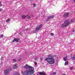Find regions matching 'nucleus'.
<instances>
[{"label": "nucleus", "mask_w": 75, "mask_h": 75, "mask_svg": "<svg viewBox=\"0 0 75 75\" xmlns=\"http://www.w3.org/2000/svg\"><path fill=\"white\" fill-rule=\"evenodd\" d=\"M24 68L27 69L28 70L25 72L22 71L21 74L23 75H32L34 73V67L31 66H28L27 64H26L24 66Z\"/></svg>", "instance_id": "obj_1"}, {"label": "nucleus", "mask_w": 75, "mask_h": 75, "mask_svg": "<svg viewBox=\"0 0 75 75\" xmlns=\"http://www.w3.org/2000/svg\"><path fill=\"white\" fill-rule=\"evenodd\" d=\"M75 31L74 30H73V32H75Z\"/></svg>", "instance_id": "obj_30"}, {"label": "nucleus", "mask_w": 75, "mask_h": 75, "mask_svg": "<svg viewBox=\"0 0 75 75\" xmlns=\"http://www.w3.org/2000/svg\"><path fill=\"white\" fill-rule=\"evenodd\" d=\"M1 10H2V9L1 8H0V11H1Z\"/></svg>", "instance_id": "obj_26"}, {"label": "nucleus", "mask_w": 75, "mask_h": 75, "mask_svg": "<svg viewBox=\"0 0 75 75\" xmlns=\"http://www.w3.org/2000/svg\"><path fill=\"white\" fill-rule=\"evenodd\" d=\"M69 20L68 19H67L65 21H64V23L62 25V26H66V27H67L68 25H69Z\"/></svg>", "instance_id": "obj_3"}, {"label": "nucleus", "mask_w": 75, "mask_h": 75, "mask_svg": "<svg viewBox=\"0 0 75 75\" xmlns=\"http://www.w3.org/2000/svg\"><path fill=\"white\" fill-rule=\"evenodd\" d=\"M15 75H20V74H19V73L17 72H16L15 73Z\"/></svg>", "instance_id": "obj_13"}, {"label": "nucleus", "mask_w": 75, "mask_h": 75, "mask_svg": "<svg viewBox=\"0 0 75 75\" xmlns=\"http://www.w3.org/2000/svg\"><path fill=\"white\" fill-rule=\"evenodd\" d=\"M75 20V18H73L71 20V23H73Z\"/></svg>", "instance_id": "obj_11"}, {"label": "nucleus", "mask_w": 75, "mask_h": 75, "mask_svg": "<svg viewBox=\"0 0 75 75\" xmlns=\"http://www.w3.org/2000/svg\"><path fill=\"white\" fill-rule=\"evenodd\" d=\"M20 34V35H21V34H22V33H21V32H20L19 33Z\"/></svg>", "instance_id": "obj_27"}, {"label": "nucleus", "mask_w": 75, "mask_h": 75, "mask_svg": "<svg viewBox=\"0 0 75 75\" xmlns=\"http://www.w3.org/2000/svg\"><path fill=\"white\" fill-rule=\"evenodd\" d=\"M38 59V57H36L35 58V60H37V59Z\"/></svg>", "instance_id": "obj_21"}, {"label": "nucleus", "mask_w": 75, "mask_h": 75, "mask_svg": "<svg viewBox=\"0 0 75 75\" xmlns=\"http://www.w3.org/2000/svg\"><path fill=\"white\" fill-rule=\"evenodd\" d=\"M68 64V62H66L65 63V65H67Z\"/></svg>", "instance_id": "obj_14"}, {"label": "nucleus", "mask_w": 75, "mask_h": 75, "mask_svg": "<svg viewBox=\"0 0 75 75\" xmlns=\"http://www.w3.org/2000/svg\"><path fill=\"white\" fill-rule=\"evenodd\" d=\"M72 59H73V60H75V57H72Z\"/></svg>", "instance_id": "obj_17"}, {"label": "nucleus", "mask_w": 75, "mask_h": 75, "mask_svg": "<svg viewBox=\"0 0 75 75\" xmlns=\"http://www.w3.org/2000/svg\"><path fill=\"white\" fill-rule=\"evenodd\" d=\"M3 57H2L1 59V60H3Z\"/></svg>", "instance_id": "obj_25"}, {"label": "nucleus", "mask_w": 75, "mask_h": 75, "mask_svg": "<svg viewBox=\"0 0 75 75\" xmlns=\"http://www.w3.org/2000/svg\"><path fill=\"white\" fill-rule=\"evenodd\" d=\"M50 35H51V36H53L54 34H53V33H50Z\"/></svg>", "instance_id": "obj_19"}, {"label": "nucleus", "mask_w": 75, "mask_h": 75, "mask_svg": "<svg viewBox=\"0 0 75 75\" xmlns=\"http://www.w3.org/2000/svg\"><path fill=\"white\" fill-rule=\"evenodd\" d=\"M1 4V2L0 1V4Z\"/></svg>", "instance_id": "obj_33"}, {"label": "nucleus", "mask_w": 75, "mask_h": 75, "mask_svg": "<svg viewBox=\"0 0 75 75\" xmlns=\"http://www.w3.org/2000/svg\"><path fill=\"white\" fill-rule=\"evenodd\" d=\"M73 68H74V67H70V70H72V69H73Z\"/></svg>", "instance_id": "obj_20"}, {"label": "nucleus", "mask_w": 75, "mask_h": 75, "mask_svg": "<svg viewBox=\"0 0 75 75\" xmlns=\"http://www.w3.org/2000/svg\"><path fill=\"white\" fill-rule=\"evenodd\" d=\"M43 17H45V15L43 16Z\"/></svg>", "instance_id": "obj_34"}, {"label": "nucleus", "mask_w": 75, "mask_h": 75, "mask_svg": "<svg viewBox=\"0 0 75 75\" xmlns=\"http://www.w3.org/2000/svg\"><path fill=\"white\" fill-rule=\"evenodd\" d=\"M10 70V68H9L4 71V74L6 75L9 74V71Z\"/></svg>", "instance_id": "obj_4"}, {"label": "nucleus", "mask_w": 75, "mask_h": 75, "mask_svg": "<svg viewBox=\"0 0 75 75\" xmlns=\"http://www.w3.org/2000/svg\"><path fill=\"white\" fill-rule=\"evenodd\" d=\"M54 17V15H52V16H49L47 17L46 20V21H48L51 18H53Z\"/></svg>", "instance_id": "obj_5"}, {"label": "nucleus", "mask_w": 75, "mask_h": 75, "mask_svg": "<svg viewBox=\"0 0 75 75\" xmlns=\"http://www.w3.org/2000/svg\"><path fill=\"white\" fill-rule=\"evenodd\" d=\"M4 35H0V38H2V37H3V36Z\"/></svg>", "instance_id": "obj_15"}, {"label": "nucleus", "mask_w": 75, "mask_h": 75, "mask_svg": "<svg viewBox=\"0 0 75 75\" xmlns=\"http://www.w3.org/2000/svg\"><path fill=\"white\" fill-rule=\"evenodd\" d=\"M33 0H30V1H33Z\"/></svg>", "instance_id": "obj_32"}, {"label": "nucleus", "mask_w": 75, "mask_h": 75, "mask_svg": "<svg viewBox=\"0 0 75 75\" xmlns=\"http://www.w3.org/2000/svg\"><path fill=\"white\" fill-rule=\"evenodd\" d=\"M6 21L7 23H8V22L9 21H10V19H7Z\"/></svg>", "instance_id": "obj_16"}, {"label": "nucleus", "mask_w": 75, "mask_h": 75, "mask_svg": "<svg viewBox=\"0 0 75 75\" xmlns=\"http://www.w3.org/2000/svg\"><path fill=\"white\" fill-rule=\"evenodd\" d=\"M57 59L58 58V57H57Z\"/></svg>", "instance_id": "obj_35"}, {"label": "nucleus", "mask_w": 75, "mask_h": 75, "mask_svg": "<svg viewBox=\"0 0 75 75\" xmlns=\"http://www.w3.org/2000/svg\"><path fill=\"white\" fill-rule=\"evenodd\" d=\"M42 28V25H39V27H37L36 28V31H38L40 30V29H41Z\"/></svg>", "instance_id": "obj_7"}, {"label": "nucleus", "mask_w": 75, "mask_h": 75, "mask_svg": "<svg viewBox=\"0 0 75 75\" xmlns=\"http://www.w3.org/2000/svg\"><path fill=\"white\" fill-rule=\"evenodd\" d=\"M67 57H64L63 58V59L64 61H67Z\"/></svg>", "instance_id": "obj_12"}, {"label": "nucleus", "mask_w": 75, "mask_h": 75, "mask_svg": "<svg viewBox=\"0 0 75 75\" xmlns=\"http://www.w3.org/2000/svg\"><path fill=\"white\" fill-rule=\"evenodd\" d=\"M49 57L46 58L45 59V61H46L49 64H54L55 63V59L53 58L54 56L49 54L48 55Z\"/></svg>", "instance_id": "obj_2"}, {"label": "nucleus", "mask_w": 75, "mask_h": 75, "mask_svg": "<svg viewBox=\"0 0 75 75\" xmlns=\"http://www.w3.org/2000/svg\"><path fill=\"white\" fill-rule=\"evenodd\" d=\"M34 64H35V65H37V63L36 62H34Z\"/></svg>", "instance_id": "obj_22"}, {"label": "nucleus", "mask_w": 75, "mask_h": 75, "mask_svg": "<svg viewBox=\"0 0 75 75\" xmlns=\"http://www.w3.org/2000/svg\"><path fill=\"white\" fill-rule=\"evenodd\" d=\"M73 1L74 3H75V0H73Z\"/></svg>", "instance_id": "obj_31"}, {"label": "nucleus", "mask_w": 75, "mask_h": 75, "mask_svg": "<svg viewBox=\"0 0 75 75\" xmlns=\"http://www.w3.org/2000/svg\"><path fill=\"white\" fill-rule=\"evenodd\" d=\"M0 6H2V4H0Z\"/></svg>", "instance_id": "obj_28"}, {"label": "nucleus", "mask_w": 75, "mask_h": 75, "mask_svg": "<svg viewBox=\"0 0 75 75\" xmlns=\"http://www.w3.org/2000/svg\"><path fill=\"white\" fill-rule=\"evenodd\" d=\"M53 74H56V73L55 72H54L53 73Z\"/></svg>", "instance_id": "obj_24"}, {"label": "nucleus", "mask_w": 75, "mask_h": 75, "mask_svg": "<svg viewBox=\"0 0 75 75\" xmlns=\"http://www.w3.org/2000/svg\"><path fill=\"white\" fill-rule=\"evenodd\" d=\"M13 62H16V60L15 59H13Z\"/></svg>", "instance_id": "obj_18"}, {"label": "nucleus", "mask_w": 75, "mask_h": 75, "mask_svg": "<svg viewBox=\"0 0 75 75\" xmlns=\"http://www.w3.org/2000/svg\"><path fill=\"white\" fill-rule=\"evenodd\" d=\"M40 59V60H41V61H42V58H41Z\"/></svg>", "instance_id": "obj_29"}, {"label": "nucleus", "mask_w": 75, "mask_h": 75, "mask_svg": "<svg viewBox=\"0 0 75 75\" xmlns=\"http://www.w3.org/2000/svg\"><path fill=\"white\" fill-rule=\"evenodd\" d=\"M35 6H36V4H33V6H34V7H35Z\"/></svg>", "instance_id": "obj_23"}, {"label": "nucleus", "mask_w": 75, "mask_h": 75, "mask_svg": "<svg viewBox=\"0 0 75 75\" xmlns=\"http://www.w3.org/2000/svg\"><path fill=\"white\" fill-rule=\"evenodd\" d=\"M22 17L23 18H25V17H27L28 18H30V16H28V15H27L26 16L25 15H22Z\"/></svg>", "instance_id": "obj_6"}, {"label": "nucleus", "mask_w": 75, "mask_h": 75, "mask_svg": "<svg viewBox=\"0 0 75 75\" xmlns=\"http://www.w3.org/2000/svg\"><path fill=\"white\" fill-rule=\"evenodd\" d=\"M18 67V65L17 64H16L13 66V69H16V68H17Z\"/></svg>", "instance_id": "obj_9"}, {"label": "nucleus", "mask_w": 75, "mask_h": 75, "mask_svg": "<svg viewBox=\"0 0 75 75\" xmlns=\"http://www.w3.org/2000/svg\"><path fill=\"white\" fill-rule=\"evenodd\" d=\"M69 15V13L67 12V13H65L64 14V17H68V16Z\"/></svg>", "instance_id": "obj_8"}, {"label": "nucleus", "mask_w": 75, "mask_h": 75, "mask_svg": "<svg viewBox=\"0 0 75 75\" xmlns=\"http://www.w3.org/2000/svg\"><path fill=\"white\" fill-rule=\"evenodd\" d=\"M15 41H17V42H18L19 41V39H14V40L12 41V42H14Z\"/></svg>", "instance_id": "obj_10"}]
</instances>
